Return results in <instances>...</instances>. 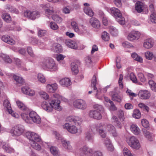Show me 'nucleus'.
I'll list each match as a JSON object with an SVG mask.
<instances>
[{"label":"nucleus","mask_w":156,"mask_h":156,"mask_svg":"<svg viewBox=\"0 0 156 156\" xmlns=\"http://www.w3.org/2000/svg\"><path fill=\"white\" fill-rule=\"evenodd\" d=\"M2 145V147L5 151L8 153H11L14 152V149L10 147L7 143L3 142L2 140H0V146Z\"/></svg>","instance_id":"20"},{"label":"nucleus","mask_w":156,"mask_h":156,"mask_svg":"<svg viewBox=\"0 0 156 156\" xmlns=\"http://www.w3.org/2000/svg\"><path fill=\"white\" fill-rule=\"evenodd\" d=\"M131 56L132 58L135 60L140 63H142L143 59L141 57L139 56L136 53L134 52L131 54Z\"/></svg>","instance_id":"37"},{"label":"nucleus","mask_w":156,"mask_h":156,"mask_svg":"<svg viewBox=\"0 0 156 156\" xmlns=\"http://www.w3.org/2000/svg\"><path fill=\"white\" fill-rule=\"evenodd\" d=\"M90 22L92 26L94 28L98 29L100 27V22L98 20L95 18H91L90 19Z\"/></svg>","instance_id":"27"},{"label":"nucleus","mask_w":156,"mask_h":156,"mask_svg":"<svg viewBox=\"0 0 156 156\" xmlns=\"http://www.w3.org/2000/svg\"><path fill=\"white\" fill-rule=\"evenodd\" d=\"M154 43V41L152 39H147L144 41L143 46L147 49L150 48L153 46Z\"/></svg>","instance_id":"25"},{"label":"nucleus","mask_w":156,"mask_h":156,"mask_svg":"<svg viewBox=\"0 0 156 156\" xmlns=\"http://www.w3.org/2000/svg\"><path fill=\"white\" fill-rule=\"evenodd\" d=\"M13 78L17 83L22 84L24 82V80L20 75L13 74Z\"/></svg>","instance_id":"35"},{"label":"nucleus","mask_w":156,"mask_h":156,"mask_svg":"<svg viewBox=\"0 0 156 156\" xmlns=\"http://www.w3.org/2000/svg\"><path fill=\"white\" fill-rule=\"evenodd\" d=\"M143 133L145 136L149 141H152L154 140V136L153 133H150L147 130H143Z\"/></svg>","instance_id":"32"},{"label":"nucleus","mask_w":156,"mask_h":156,"mask_svg":"<svg viewBox=\"0 0 156 156\" xmlns=\"http://www.w3.org/2000/svg\"><path fill=\"white\" fill-rule=\"evenodd\" d=\"M151 95L150 91L146 90H141L139 91L138 93L139 97L143 100L148 99Z\"/></svg>","instance_id":"19"},{"label":"nucleus","mask_w":156,"mask_h":156,"mask_svg":"<svg viewBox=\"0 0 156 156\" xmlns=\"http://www.w3.org/2000/svg\"><path fill=\"white\" fill-rule=\"evenodd\" d=\"M127 142L128 145L132 148L139 149L140 147L139 140L134 136H131L129 140H127Z\"/></svg>","instance_id":"13"},{"label":"nucleus","mask_w":156,"mask_h":156,"mask_svg":"<svg viewBox=\"0 0 156 156\" xmlns=\"http://www.w3.org/2000/svg\"><path fill=\"white\" fill-rule=\"evenodd\" d=\"M145 55L146 59L149 60H151L154 57L153 53L150 51L145 52Z\"/></svg>","instance_id":"55"},{"label":"nucleus","mask_w":156,"mask_h":156,"mask_svg":"<svg viewBox=\"0 0 156 156\" xmlns=\"http://www.w3.org/2000/svg\"><path fill=\"white\" fill-rule=\"evenodd\" d=\"M138 79L142 82L145 83L146 81V79L145 77L144 74L141 73H139L138 74Z\"/></svg>","instance_id":"54"},{"label":"nucleus","mask_w":156,"mask_h":156,"mask_svg":"<svg viewBox=\"0 0 156 156\" xmlns=\"http://www.w3.org/2000/svg\"><path fill=\"white\" fill-rule=\"evenodd\" d=\"M77 33L79 35H84L87 34V30L86 27L83 26H82L78 29Z\"/></svg>","instance_id":"39"},{"label":"nucleus","mask_w":156,"mask_h":156,"mask_svg":"<svg viewBox=\"0 0 156 156\" xmlns=\"http://www.w3.org/2000/svg\"><path fill=\"white\" fill-rule=\"evenodd\" d=\"M49 26L50 28L53 30H56L58 28V27L57 24L53 22H50Z\"/></svg>","instance_id":"60"},{"label":"nucleus","mask_w":156,"mask_h":156,"mask_svg":"<svg viewBox=\"0 0 156 156\" xmlns=\"http://www.w3.org/2000/svg\"><path fill=\"white\" fill-rule=\"evenodd\" d=\"M60 85L63 87H68L72 84L70 79L69 78H63L59 80Z\"/></svg>","instance_id":"22"},{"label":"nucleus","mask_w":156,"mask_h":156,"mask_svg":"<svg viewBox=\"0 0 156 156\" xmlns=\"http://www.w3.org/2000/svg\"><path fill=\"white\" fill-rule=\"evenodd\" d=\"M85 64L87 66H90L92 63L91 57L89 56H86L84 58Z\"/></svg>","instance_id":"51"},{"label":"nucleus","mask_w":156,"mask_h":156,"mask_svg":"<svg viewBox=\"0 0 156 156\" xmlns=\"http://www.w3.org/2000/svg\"><path fill=\"white\" fill-rule=\"evenodd\" d=\"M53 50L55 52L59 53L62 52L63 51L62 46L58 43H54L53 44Z\"/></svg>","instance_id":"34"},{"label":"nucleus","mask_w":156,"mask_h":156,"mask_svg":"<svg viewBox=\"0 0 156 156\" xmlns=\"http://www.w3.org/2000/svg\"><path fill=\"white\" fill-rule=\"evenodd\" d=\"M35 133L33 132H27L26 133L27 137L30 140V144L31 147L35 149L40 150L41 147L38 143H35L34 141H33V136H34Z\"/></svg>","instance_id":"10"},{"label":"nucleus","mask_w":156,"mask_h":156,"mask_svg":"<svg viewBox=\"0 0 156 156\" xmlns=\"http://www.w3.org/2000/svg\"><path fill=\"white\" fill-rule=\"evenodd\" d=\"M141 123L142 126L145 128H147L149 126V122L146 119H142L141 121Z\"/></svg>","instance_id":"61"},{"label":"nucleus","mask_w":156,"mask_h":156,"mask_svg":"<svg viewBox=\"0 0 156 156\" xmlns=\"http://www.w3.org/2000/svg\"><path fill=\"white\" fill-rule=\"evenodd\" d=\"M133 116L136 119H139L141 116V113L140 111L138 109H136L133 111Z\"/></svg>","instance_id":"49"},{"label":"nucleus","mask_w":156,"mask_h":156,"mask_svg":"<svg viewBox=\"0 0 156 156\" xmlns=\"http://www.w3.org/2000/svg\"><path fill=\"white\" fill-rule=\"evenodd\" d=\"M138 106L140 108L146 110L147 112H148L149 111V107L146 105L144 103H140L138 104Z\"/></svg>","instance_id":"62"},{"label":"nucleus","mask_w":156,"mask_h":156,"mask_svg":"<svg viewBox=\"0 0 156 156\" xmlns=\"http://www.w3.org/2000/svg\"><path fill=\"white\" fill-rule=\"evenodd\" d=\"M3 41L11 45H13L15 43V41L10 36L8 35H4L1 38Z\"/></svg>","instance_id":"24"},{"label":"nucleus","mask_w":156,"mask_h":156,"mask_svg":"<svg viewBox=\"0 0 156 156\" xmlns=\"http://www.w3.org/2000/svg\"><path fill=\"white\" fill-rule=\"evenodd\" d=\"M102 39L105 41H108L109 39V34L105 31H104L102 34Z\"/></svg>","instance_id":"52"},{"label":"nucleus","mask_w":156,"mask_h":156,"mask_svg":"<svg viewBox=\"0 0 156 156\" xmlns=\"http://www.w3.org/2000/svg\"><path fill=\"white\" fill-rule=\"evenodd\" d=\"M109 31L111 34L113 36H116L118 34V31L116 28L113 27H110Z\"/></svg>","instance_id":"46"},{"label":"nucleus","mask_w":156,"mask_h":156,"mask_svg":"<svg viewBox=\"0 0 156 156\" xmlns=\"http://www.w3.org/2000/svg\"><path fill=\"white\" fill-rule=\"evenodd\" d=\"M16 104L19 108L21 110L23 111V112L27 113L29 111L28 108L21 101L18 100L16 101Z\"/></svg>","instance_id":"28"},{"label":"nucleus","mask_w":156,"mask_h":156,"mask_svg":"<svg viewBox=\"0 0 156 156\" xmlns=\"http://www.w3.org/2000/svg\"><path fill=\"white\" fill-rule=\"evenodd\" d=\"M23 14L25 17L33 20L39 18L40 16V12L37 10H27L24 12Z\"/></svg>","instance_id":"11"},{"label":"nucleus","mask_w":156,"mask_h":156,"mask_svg":"<svg viewBox=\"0 0 156 156\" xmlns=\"http://www.w3.org/2000/svg\"><path fill=\"white\" fill-rule=\"evenodd\" d=\"M43 8L46 15H51L54 12L53 9L52 7H50L49 8V5L48 4H44Z\"/></svg>","instance_id":"33"},{"label":"nucleus","mask_w":156,"mask_h":156,"mask_svg":"<svg viewBox=\"0 0 156 156\" xmlns=\"http://www.w3.org/2000/svg\"><path fill=\"white\" fill-rule=\"evenodd\" d=\"M22 119L26 123L32 124L33 123L39 124L41 122V119L37 113L34 111L27 113L22 112L21 114Z\"/></svg>","instance_id":"4"},{"label":"nucleus","mask_w":156,"mask_h":156,"mask_svg":"<svg viewBox=\"0 0 156 156\" xmlns=\"http://www.w3.org/2000/svg\"><path fill=\"white\" fill-rule=\"evenodd\" d=\"M106 129L112 134V136L114 137H116L117 136V133L116 132L114 127L111 124H108L107 126Z\"/></svg>","instance_id":"30"},{"label":"nucleus","mask_w":156,"mask_h":156,"mask_svg":"<svg viewBox=\"0 0 156 156\" xmlns=\"http://www.w3.org/2000/svg\"><path fill=\"white\" fill-rule=\"evenodd\" d=\"M147 8L146 5L140 1L137 2L135 5V9L138 13H141L144 9Z\"/></svg>","instance_id":"21"},{"label":"nucleus","mask_w":156,"mask_h":156,"mask_svg":"<svg viewBox=\"0 0 156 156\" xmlns=\"http://www.w3.org/2000/svg\"><path fill=\"white\" fill-rule=\"evenodd\" d=\"M58 88V84L56 83L48 84L46 86V91L49 93L55 92Z\"/></svg>","instance_id":"23"},{"label":"nucleus","mask_w":156,"mask_h":156,"mask_svg":"<svg viewBox=\"0 0 156 156\" xmlns=\"http://www.w3.org/2000/svg\"><path fill=\"white\" fill-rule=\"evenodd\" d=\"M52 18L54 21L58 23H61L62 21V18L57 15H52Z\"/></svg>","instance_id":"50"},{"label":"nucleus","mask_w":156,"mask_h":156,"mask_svg":"<svg viewBox=\"0 0 156 156\" xmlns=\"http://www.w3.org/2000/svg\"><path fill=\"white\" fill-rule=\"evenodd\" d=\"M71 68L73 74H76L78 73L77 65L75 63L73 62L71 63Z\"/></svg>","instance_id":"42"},{"label":"nucleus","mask_w":156,"mask_h":156,"mask_svg":"<svg viewBox=\"0 0 156 156\" xmlns=\"http://www.w3.org/2000/svg\"><path fill=\"white\" fill-rule=\"evenodd\" d=\"M61 103L60 101L58 99H52L49 101H44L42 103L41 107L48 112H53V109L60 112L63 109Z\"/></svg>","instance_id":"2"},{"label":"nucleus","mask_w":156,"mask_h":156,"mask_svg":"<svg viewBox=\"0 0 156 156\" xmlns=\"http://www.w3.org/2000/svg\"><path fill=\"white\" fill-rule=\"evenodd\" d=\"M150 20L151 21L154 23H156V13L151 14L150 16Z\"/></svg>","instance_id":"64"},{"label":"nucleus","mask_w":156,"mask_h":156,"mask_svg":"<svg viewBox=\"0 0 156 156\" xmlns=\"http://www.w3.org/2000/svg\"><path fill=\"white\" fill-rule=\"evenodd\" d=\"M3 20L7 23L10 22L11 21V18L10 15L8 13H4L2 16Z\"/></svg>","instance_id":"48"},{"label":"nucleus","mask_w":156,"mask_h":156,"mask_svg":"<svg viewBox=\"0 0 156 156\" xmlns=\"http://www.w3.org/2000/svg\"><path fill=\"white\" fill-rule=\"evenodd\" d=\"M79 153L80 156H92L93 151L91 149L84 146L80 149Z\"/></svg>","instance_id":"15"},{"label":"nucleus","mask_w":156,"mask_h":156,"mask_svg":"<svg viewBox=\"0 0 156 156\" xmlns=\"http://www.w3.org/2000/svg\"><path fill=\"white\" fill-rule=\"evenodd\" d=\"M22 93L30 97L35 95V91L34 89L27 87H23L21 88Z\"/></svg>","instance_id":"18"},{"label":"nucleus","mask_w":156,"mask_h":156,"mask_svg":"<svg viewBox=\"0 0 156 156\" xmlns=\"http://www.w3.org/2000/svg\"><path fill=\"white\" fill-rule=\"evenodd\" d=\"M66 46L70 48L76 49L77 48V44L76 42L70 40H66L65 42Z\"/></svg>","instance_id":"26"},{"label":"nucleus","mask_w":156,"mask_h":156,"mask_svg":"<svg viewBox=\"0 0 156 156\" xmlns=\"http://www.w3.org/2000/svg\"><path fill=\"white\" fill-rule=\"evenodd\" d=\"M71 26L75 32L77 33V32L78 31V30L79 28L78 27L77 23L76 22H71Z\"/></svg>","instance_id":"56"},{"label":"nucleus","mask_w":156,"mask_h":156,"mask_svg":"<svg viewBox=\"0 0 156 156\" xmlns=\"http://www.w3.org/2000/svg\"><path fill=\"white\" fill-rule=\"evenodd\" d=\"M123 153L124 156H133L130 150L126 147L124 148Z\"/></svg>","instance_id":"57"},{"label":"nucleus","mask_w":156,"mask_h":156,"mask_svg":"<svg viewBox=\"0 0 156 156\" xmlns=\"http://www.w3.org/2000/svg\"><path fill=\"white\" fill-rule=\"evenodd\" d=\"M130 129L135 135H137L140 133V130L137 126L135 124H132L130 126Z\"/></svg>","instance_id":"29"},{"label":"nucleus","mask_w":156,"mask_h":156,"mask_svg":"<svg viewBox=\"0 0 156 156\" xmlns=\"http://www.w3.org/2000/svg\"><path fill=\"white\" fill-rule=\"evenodd\" d=\"M56 139L58 141L61 140L62 144L64 148L69 151H71L72 148L70 144L69 141H67L66 139L62 137L61 135L56 131H55L53 133Z\"/></svg>","instance_id":"9"},{"label":"nucleus","mask_w":156,"mask_h":156,"mask_svg":"<svg viewBox=\"0 0 156 156\" xmlns=\"http://www.w3.org/2000/svg\"><path fill=\"white\" fill-rule=\"evenodd\" d=\"M97 84L96 78L95 76L94 75L92 78L91 82V87L93 89V90L90 91L88 92V94H91L92 92L96 93L95 97L99 99L102 100L103 97V93H105L107 91V89L110 87V85L106 87L102 90L100 88L97 89L96 87Z\"/></svg>","instance_id":"6"},{"label":"nucleus","mask_w":156,"mask_h":156,"mask_svg":"<svg viewBox=\"0 0 156 156\" xmlns=\"http://www.w3.org/2000/svg\"><path fill=\"white\" fill-rule=\"evenodd\" d=\"M39 94L41 98L44 100H47L49 98V95L45 92L41 90L39 92Z\"/></svg>","instance_id":"45"},{"label":"nucleus","mask_w":156,"mask_h":156,"mask_svg":"<svg viewBox=\"0 0 156 156\" xmlns=\"http://www.w3.org/2000/svg\"><path fill=\"white\" fill-rule=\"evenodd\" d=\"M93 109L90 110L89 113V116L91 118L96 119H100L102 117L101 112L103 110L102 105H95L93 106Z\"/></svg>","instance_id":"7"},{"label":"nucleus","mask_w":156,"mask_h":156,"mask_svg":"<svg viewBox=\"0 0 156 156\" xmlns=\"http://www.w3.org/2000/svg\"><path fill=\"white\" fill-rule=\"evenodd\" d=\"M34 136H33V141H34L35 143H39L41 141L40 136L35 133Z\"/></svg>","instance_id":"59"},{"label":"nucleus","mask_w":156,"mask_h":156,"mask_svg":"<svg viewBox=\"0 0 156 156\" xmlns=\"http://www.w3.org/2000/svg\"><path fill=\"white\" fill-rule=\"evenodd\" d=\"M39 66L44 70L51 72L55 71L58 69L54 59L48 57L42 59L39 62Z\"/></svg>","instance_id":"3"},{"label":"nucleus","mask_w":156,"mask_h":156,"mask_svg":"<svg viewBox=\"0 0 156 156\" xmlns=\"http://www.w3.org/2000/svg\"><path fill=\"white\" fill-rule=\"evenodd\" d=\"M104 144L108 150L110 151H113L114 147L109 139L107 138L105 139L104 141Z\"/></svg>","instance_id":"36"},{"label":"nucleus","mask_w":156,"mask_h":156,"mask_svg":"<svg viewBox=\"0 0 156 156\" xmlns=\"http://www.w3.org/2000/svg\"><path fill=\"white\" fill-rule=\"evenodd\" d=\"M140 33L138 31L133 30L129 34L127 38L130 41L137 40L140 37Z\"/></svg>","instance_id":"17"},{"label":"nucleus","mask_w":156,"mask_h":156,"mask_svg":"<svg viewBox=\"0 0 156 156\" xmlns=\"http://www.w3.org/2000/svg\"><path fill=\"white\" fill-rule=\"evenodd\" d=\"M73 106L77 109L84 110L87 108L86 101L81 99H77L74 101L73 103Z\"/></svg>","instance_id":"14"},{"label":"nucleus","mask_w":156,"mask_h":156,"mask_svg":"<svg viewBox=\"0 0 156 156\" xmlns=\"http://www.w3.org/2000/svg\"><path fill=\"white\" fill-rule=\"evenodd\" d=\"M112 99L113 101L120 102L122 101V97L118 94H113L112 96Z\"/></svg>","instance_id":"47"},{"label":"nucleus","mask_w":156,"mask_h":156,"mask_svg":"<svg viewBox=\"0 0 156 156\" xmlns=\"http://www.w3.org/2000/svg\"><path fill=\"white\" fill-rule=\"evenodd\" d=\"M0 58H2L5 62L11 63L12 62V59L9 56L6 54L0 53Z\"/></svg>","instance_id":"38"},{"label":"nucleus","mask_w":156,"mask_h":156,"mask_svg":"<svg viewBox=\"0 0 156 156\" xmlns=\"http://www.w3.org/2000/svg\"><path fill=\"white\" fill-rule=\"evenodd\" d=\"M66 57L65 55H63L62 54H58L56 55L55 58L57 61L60 62L62 61Z\"/></svg>","instance_id":"58"},{"label":"nucleus","mask_w":156,"mask_h":156,"mask_svg":"<svg viewBox=\"0 0 156 156\" xmlns=\"http://www.w3.org/2000/svg\"><path fill=\"white\" fill-rule=\"evenodd\" d=\"M118 115L120 119V120L123 121L124 120L125 118L124 116V114L123 111H119L118 112Z\"/></svg>","instance_id":"63"},{"label":"nucleus","mask_w":156,"mask_h":156,"mask_svg":"<svg viewBox=\"0 0 156 156\" xmlns=\"http://www.w3.org/2000/svg\"><path fill=\"white\" fill-rule=\"evenodd\" d=\"M66 120L67 123L63 125V128L72 134L76 133L78 132V128L76 126L71 124L73 123L77 126H80L82 124L83 121L81 117L76 115L69 116L66 118Z\"/></svg>","instance_id":"1"},{"label":"nucleus","mask_w":156,"mask_h":156,"mask_svg":"<svg viewBox=\"0 0 156 156\" xmlns=\"http://www.w3.org/2000/svg\"><path fill=\"white\" fill-rule=\"evenodd\" d=\"M3 106L6 108V110L12 115L16 118H18L19 115L17 113L12 112L11 105L8 100H5L3 102Z\"/></svg>","instance_id":"16"},{"label":"nucleus","mask_w":156,"mask_h":156,"mask_svg":"<svg viewBox=\"0 0 156 156\" xmlns=\"http://www.w3.org/2000/svg\"><path fill=\"white\" fill-rule=\"evenodd\" d=\"M51 153L54 156H59L60 153L58 149L55 147H51L50 148Z\"/></svg>","instance_id":"40"},{"label":"nucleus","mask_w":156,"mask_h":156,"mask_svg":"<svg viewBox=\"0 0 156 156\" xmlns=\"http://www.w3.org/2000/svg\"><path fill=\"white\" fill-rule=\"evenodd\" d=\"M83 10L84 12L90 17L93 16L94 15V12L90 7H84Z\"/></svg>","instance_id":"41"},{"label":"nucleus","mask_w":156,"mask_h":156,"mask_svg":"<svg viewBox=\"0 0 156 156\" xmlns=\"http://www.w3.org/2000/svg\"><path fill=\"white\" fill-rule=\"evenodd\" d=\"M31 43L32 44H37L41 49H43L45 46V44L43 42H41V41H39L35 38H31Z\"/></svg>","instance_id":"31"},{"label":"nucleus","mask_w":156,"mask_h":156,"mask_svg":"<svg viewBox=\"0 0 156 156\" xmlns=\"http://www.w3.org/2000/svg\"><path fill=\"white\" fill-rule=\"evenodd\" d=\"M73 10V9L70 6H67L63 8L62 12L65 14H69Z\"/></svg>","instance_id":"53"},{"label":"nucleus","mask_w":156,"mask_h":156,"mask_svg":"<svg viewBox=\"0 0 156 156\" xmlns=\"http://www.w3.org/2000/svg\"><path fill=\"white\" fill-rule=\"evenodd\" d=\"M108 11L112 16L117 19V21L121 25L125 23V19L122 17V14L119 9L115 7H112L108 9Z\"/></svg>","instance_id":"8"},{"label":"nucleus","mask_w":156,"mask_h":156,"mask_svg":"<svg viewBox=\"0 0 156 156\" xmlns=\"http://www.w3.org/2000/svg\"><path fill=\"white\" fill-rule=\"evenodd\" d=\"M37 79L39 82L44 84L46 82V79L43 74L38 73L37 75Z\"/></svg>","instance_id":"43"},{"label":"nucleus","mask_w":156,"mask_h":156,"mask_svg":"<svg viewBox=\"0 0 156 156\" xmlns=\"http://www.w3.org/2000/svg\"><path fill=\"white\" fill-rule=\"evenodd\" d=\"M112 119L115 126L119 128H121L122 127V125L121 122L118 121V118L115 115H113L112 117Z\"/></svg>","instance_id":"44"},{"label":"nucleus","mask_w":156,"mask_h":156,"mask_svg":"<svg viewBox=\"0 0 156 156\" xmlns=\"http://www.w3.org/2000/svg\"><path fill=\"white\" fill-rule=\"evenodd\" d=\"M104 126V124L102 123H100L97 126L93 125L91 128V132L90 131L86 133V139L89 141L92 140L93 138L94 134L96 131H98L99 135L102 138L105 137L106 136V132L103 129Z\"/></svg>","instance_id":"5"},{"label":"nucleus","mask_w":156,"mask_h":156,"mask_svg":"<svg viewBox=\"0 0 156 156\" xmlns=\"http://www.w3.org/2000/svg\"><path fill=\"white\" fill-rule=\"evenodd\" d=\"M24 129L23 126L18 125L14 126L11 129L10 133L13 136H19L24 132Z\"/></svg>","instance_id":"12"}]
</instances>
